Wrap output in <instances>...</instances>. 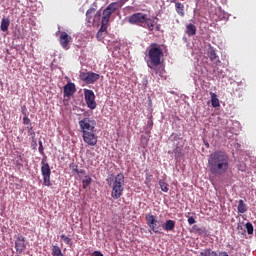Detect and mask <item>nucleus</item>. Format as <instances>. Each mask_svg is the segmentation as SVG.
<instances>
[{"label": "nucleus", "instance_id": "1", "mask_svg": "<svg viewBox=\"0 0 256 256\" xmlns=\"http://www.w3.org/2000/svg\"><path fill=\"white\" fill-rule=\"evenodd\" d=\"M230 159L229 154L224 151L217 150L208 157V169L212 175L221 177L229 171Z\"/></svg>", "mask_w": 256, "mask_h": 256}, {"label": "nucleus", "instance_id": "2", "mask_svg": "<svg viewBox=\"0 0 256 256\" xmlns=\"http://www.w3.org/2000/svg\"><path fill=\"white\" fill-rule=\"evenodd\" d=\"M129 23H131L132 25H142L143 27H146V29L150 30V31H161V25L157 24V22L153 19L147 18V14H143V13H135L132 14L129 19H128Z\"/></svg>", "mask_w": 256, "mask_h": 256}, {"label": "nucleus", "instance_id": "3", "mask_svg": "<svg viewBox=\"0 0 256 256\" xmlns=\"http://www.w3.org/2000/svg\"><path fill=\"white\" fill-rule=\"evenodd\" d=\"M107 185L112 189L111 197L112 199H121L123 197V191H125V175L119 173L114 178H107Z\"/></svg>", "mask_w": 256, "mask_h": 256}, {"label": "nucleus", "instance_id": "4", "mask_svg": "<svg viewBox=\"0 0 256 256\" xmlns=\"http://www.w3.org/2000/svg\"><path fill=\"white\" fill-rule=\"evenodd\" d=\"M148 56L150 62L148 63V67L153 69V67H159L161 63V58L163 57V50L159 46H151L148 52Z\"/></svg>", "mask_w": 256, "mask_h": 256}, {"label": "nucleus", "instance_id": "5", "mask_svg": "<svg viewBox=\"0 0 256 256\" xmlns=\"http://www.w3.org/2000/svg\"><path fill=\"white\" fill-rule=\"evenodd\" d=\"M29 241L25 236L18 234L14 236V249L16 250V255H23V252L27 249Z\"/></svg>", "mask_w": 256, "mask_h": 256}, {"label": "nucleus", "instance_id": "6", "mask_svg": "<svg viewBox=\"0 0 256 256\" xmlns=\"http://www.w3.org/2000/svg\"><path fill=\"white\" fill-rule=\"evenodd\" d=\"M75 173H77L79 180L82 181V188L87 189V187H90L91 183H93V178L89 176L87 171L83 169H77V166L72 165Z\"/></svg>", "mask_w": 256, "mask_h": 256}, {"label": "nucleus", "instance_id": "7", "mask_svg": "<svg viewBox=\"0 0 256 256\" xmlns=\"http://www.w3.org/2000/svg\"><path fill=\"white\" fill-rule=\"evenodd\" d=\"M95 11L96 9L91 7L86 12V21L89 25H99L101 21V11H97L96 14Z\"/></svg>", "mask_w": 256, "mask_h": 256}, {"label": "nucleus", "instance_id": "8", "mask_svg": "<svg viewBox=\"0 0 256 256\" xmlns=\"http://www.w3.org/2000/svg\"><path fill=\"white\" fill-rule=\"evenodd\" d=\"M83 91H84V101L88 109H91L92 111L94 109H97V102L95 101V92L87 88H85Z\"/></svg>", "mask_w": 256, "mask_h": 256}, {"label": "nucleus", "instance_id": "9", "mask_svg": "<svg viewBox=\"0 0 256 256\" xmlns=\"http://www.w3.org/2000/svg\"><path fill=\"white\" fill-rule=\"evenodd\" d=\"M96 125L97 122L91 118H84L79 121V126L83 134L95 131Z\"/></svg>", "mask_w": 256, "mask_h": 256}, {"label": "nucleus", "instance_id": "10", "mask_svg": "<svg viewBox=\"0 0 256 256\" xmlns=\"http://www.w3.org/2000/svg\"><path fill=\"white\" fill-rule=\"evenodd\" d=\"M41 173L43 177V183L45 187H51V168L49 163H45V160H42Z\"/></svg>", "mask_w": 256, "mask_h": 256}, {"label": "nucleus", "instance_id": "11", "mask_svg": "<svg viewBox=\"0 0 256 256\" xmlns=\"http://www.w3.org/2000/svg\"><path fill=\"white\" fill-rule=\"evenodd\" d=\"M101 78V75L95 73V72H81L80 73V79L84 83H87V85H93V83H96V81H99Z\"/></svg>", "mask_w": 256, "mask_h": 256}, {"label": "nucleus", "instance_id": "12", "mask_svg": "<svg viewBox=\"0 0 256 256\" xmlns=\"http://www.w3.org/2000/svg\"><path fill=\"white\" fill-rule=\"evenodd\" d=\"M111 15H113V11L106 7V9L103 10V16L101 20V27L98 30V33H105L107 31V27H109V19H111Z\"/></svg>", "mask_w": 256, "mask_h": 256}, {"label": "nucleus", "instance_id": "13", "mask_svg": "<svg viewBox=\"0 0 256 256\" xmlns=\"http://www.w3.org/2000/svg\"><path fill=\"white\" fill-rule=\"evenodd\" d=\"M146 223L153 233H161V231H159L161 224H159V221L155 218V215L151 213L146 214Z\"/></svg>", "mask_w": 256, "mask_h": 256}, {"label": "nucleus", "instance_id": "14", "mask_svg": "<svg viewBox=\"0 0 256 256\" xmlns=\"http://www.w3.org/2000/svg\"><path fill=\"white\" fill-rule=\"evenodd\" d=\"M83 141L87 143V145H90V147H95V145H97V134H95V130L85 132L83 134Z\"/></svg>", "mask_w": 256, "mask_h": 256}, {"label": "nucleus", "instance_id": "15", "mask_svg": "<svg viewBox=\"0 0 256 256\" xmlns=\"http://www.w3.org/2000/svg\"><path fill=\"white\" fill-rule=\"evenodd\" d=\"M66 81H68V83L65 85V97H73V95H75V92L77 91L75 83L71 82V79L67 77Z\"/></svg>", "mask_w": 256, "mask_h": 256}, {"label": "nucleus", "instance_id": "16", "mask_svg": "<svg viewBox=\"0 0 256 256\" xmlns=\"http://www.w3.org/2000/svg\"><path fill=\"white\" fill-rule=\"evenodd\" d=\"M162 229L164 231H174L175 230V221L174 220H167L163 225Z\"/></svg>", "mask_w": 256, "mask_h": 256}, {"label": "nucleus", "instance_id": "17", "mask_svg": "<svg viewBox=\"0 0 256 256\" xmlns=\"http://www.w3.org/2000/svg\"><path fill=\"white\" fill-rule=\"evenodd\" d=\"M175 9H176V13H177L180 17H185V5H183V3H181V2H176V4H175Z\"/></svg>", "mask_w": 256, "mask_h": 256}, {"label": "nucleus", "instance_id": "18", "mask_svg": "<svg viewBox=\"0 0 256 256\" xmlns=\"http://www.w3.org/2000/svg\"><path fill=\"white\" fill-rule=\"evenodd\" d=\"M211 97V105L214 108L221 107V103L219 102V98H217V94L210 92Z\"/></svg>", "mask_w": 256, "mask_h": 256}, {"label": "nucleus", "instance_id": "19", "mask_svg": "<svg viewBox=\"0 0 256 256\" xmlns=\"http://www.w3.org/2000/svg\"><path fill=\"white\" fill-rule=\"evenodd\" d=\"M238 213H247V204L243 200L238 201V207H237Z\"/></svg>", "mask_w": 256, "mask_h": 256}, {"label": "nucleus", "instance_id": "20", "mask_svg": "<svg viewBox=\"0 0 256 256\" xmlns=\"http://www.w3.org/2000/svg\"><path fill=\"white\" fill-rule=\"evenodd\" d=\"M201 256H219L217 252L211 250L210 248L204 249L200 252Z\"/></svg>", "mask_w": 256, "mask_h": 256}, {"label": "nucleus", "instance_id": "21", "mask_svg": "<svg viewBox=\"0 0 256 256\" xmlns=\"http://www.w3.org/2000/svg\"><path fill=\"white\" fill-rule=\"evenodd\" d=\"M154 73H156V75H159L160 77H163V75H165V68H163L162 66H153V68H151Z\"/></svg>", "mask_w": 256, "mask_h": 256}, {"label": "nucleus", "instance_id": "22", "mask_svg": "<svg viewBox=\"0 0 256 256\" xmlns=\"http://www.w3.org/2000/svg\"><path fill=\"white\" fill-rule=\"evenodd\" d=\"M159 186H160L161 191H163V193L169 192V184H167V182H165V180H160Z\"/></svg>", "mask_w": 256, "mask_h": 256}, {"label": "nucleus", "instance_id": "23", "mask_svg": "<svg viewBox=\"0 0 256 256\" xmlns=\"http://www.w3.org/2000/svg\"><path fill=\"white\" fill-rule=\"evenodd\" d=\"M173 153L175 154V159H181L183 157V149L179 146L173 150Z\"/></svg>", "mask_w": 256, "mask_h": 256}, {"label": "nucleus", "instance_id": "24", "mask_svg": "<svg viewBox=\"0 0 256 256\" xmlns=\"http://www.w3.org/2000/svg\"><path fill=\"white\" fill-rule=\"evenodd\" d=\"M9 25H10L9 19L3 18L1 21V31L3 32L7 31V29H9Z\"/></svg>", "mask_w": 256, "mask_h": 256}, {"label": "nucleus", "instance_id": "25", "mask_svg": "<svg viewBox=\"0 0 256 256\" xmlns=\"http://www.w3.org/2000/svg\"><path fill=\"white\" fill-rule=\"evenodd\" d=\"M108 8H110V11H112V13H115L117 9H121V4L119 2H113L108 5Z\"/></svg>", "mask_w": 256, "mask_h": 256}, {"label": "nucleus", "instance_id": "26", "mask_svg": "<svg viewBox=\"0 0 256 256\" xmlns=\"http://www.w3.org/2000/svg\"><path fill=\"white\" fill-rule=\"evenodd\" d=\"M186 33H197V27L194 24H186Z\"/></svg>", "mask_w": 256, "mask_h": 256}, {"label": "nucleus", "instance_id": "27", "mask_svg": "<svg viewBox=\"0 0 256 256\" xmlns=\"http://www.w3.org/2000/svg\"><path fill=\"white\" fill-rule=\"evenodd\" d=\"M52 256H64L61 248L59 246H53L52 248Z\"/></svg>", "mask_w": 256, "mask_h": 256}, {"label": "nucleus", "instance_id": "28", "mask_svg": "<svg viewBox=\"0 0 256 256\" xmlns=\"http://www.w3.org/2000/svg\"><path fill=\"white\" fill-rule=\"evenodd\" d=\"M208 57H209L210 61H215L217 59V53L215 52V50L213 48H209Z\"/></svg>", "mask_w": 256, "mask_h": 256}, {"label": "nucleus", "instance_id": "29", "mask_svg": "<svg viewBox=\"0 0 256 256\" xmlns=\"http://www.w3.org/2000/svg\"><path fill=\"white\" fill-rule=\"evenodd\" d=\"M246 231L248 235H253V224L251 222L246 223Z\"/></svg>", "mask_w": 256, "mask_h": 256}, {"label": "nucleus", "instance_id": "30", "mask_svg": "<svg viewBox=\"0 0 256 256\" xmlns=\"http://www.w3.org/2000/svg\"><path fill=\"white\" fill-rule=\"evenodd\" d=\"M28 129V135H30L31 139H35V130H33V126L29 125L27 126Z\"/></svg>", "mask_w": 256, "mask_h": 256}, {"label": "nucleus", "instance_id": "31", "mask_svg": "<svg viewBox=\"0 0 256 256\" xmlns=\"http://www.w3.org/2000/svg\"><path fill=\"white\" fill-rule=\"evenodd\" d=\"M23 125H27L29 127V125H31V119L27 116L23 117Z\"/></svg>", "mask_w": 256, "mask_h": 256}, {"label": "nucleus", "instance_id": "32", "mask_svg": "<svg viewBox=\"0 0 256 256\" xmlns=\"http://www.w3.org/2000/svg\"><path fill=\"white\" fill-rule=\"evenodd\" d=\"M38 151H39L40 155H45L44 148H43V142L42 141H39Z\"/></svg>", "mask_w": 256, "mask_h": 256}, {"label": "nucleus", "instance_id": "33", "mask_svg": "<svg viewBox=\"0 0 256 256\" xmlns=\"http://www.w3.org/2000/svg\"><path fill=\"white\" fill-rule=\"evenodd\" d=\"M60 43H61L62 47H65V33H61Z\"/></svg>", "mask_w": 256, "mask_h": 256}, {"label": "nucleus", "instance_id": "34", "mask_svg": "<svg viewBox=\"0 0 256 256\" xmlns=\"http://www.w3.org/2000/svg\"><path fill=\"white\" fill-rule=\"evenodd\" d=\"M170 139H171V141H179V134L173 133V134L170 136Z\"/></svg>", "mask_w": 256, "mask_h": 256}, {"label": "nucleus", "instance_id": "35", "mask_svg": "<svg viewBox=\"0 0 256 256\" xmlns=\"http://www.w3.org/2000/svg\"><path fill=\"white\" fill-rule=\"evenodd\" d=\"M103 37H105V34H103V33H97V34H96V39H97L98 41H102Z\"/></svg>", "mask_w": 256, "mask_h": 256}, {"label": "nucleus", "instance_id": "36", "mask_svg": "<svg viewBox=\"0 0 256 256\" xmlns=\"http://www.w3.org/2000/svg\"><path fill=\"white\" fill-rule=\"evenodd\" d=\"M188 223L189 225H194V223H196L195 218H193V216L188 217Z\"/></svg>", "mask_w": 256, "mask_h": 256}, {"label": "nucleus", "instance_id": "37", "mask_svg": "<svg viewBox=\"0 0 256 256\" xmlns=\"http://www.w3.org/2000/svg\"><path fill=\"white\" fill-rule=\"evenodd\" d=\"M21 112H22V115H25V117H27V107L26 106L21 107Z\"/></svg>", "mask_w": 256, "mask_h": 256}, {"label": "nucleus", "instance_id": "38", "mask_svg": "<svg viewBox=\"0 0 256 256\" xmlns=\"http://www.w3.org/2000/svg\"><path fill=\"white\" fill-rule=\"evenodd\" d=\"M31 139H32L31 146L33 147V149H35L37 147V140H35V137Z\"/></svg>", "mask_w": 256, "mask_h": 256}, {"label": "nucleus", "instance_id": "39", "mask_svg": "<svg viewBox=\"0 0 256 256\" xmlns=\"http://www.w3.org/2000/svg\"><path fill=\"white\" fill-rule=\"evenodd\" d=\"M218 256H229V253H227L226 251H222V252H219Z\"/></svg>", "mask_w": 256, "mask_h": 256}, {"label": "nucleus", "instance_id": "40", "mask_svg": "<svg viewBox=\"0 0 256 256\" xmlns=\"http://www.w3.org/2000/svg\"><path fill=\"white\" fill-rule=\"evenodd\" d=\"M93 256H103V253H101L100 251H95L93 253Z\"/></svg>", "mask_w": 256, "mask_h": 256}, {"label": "nucleus", "instance_id": "41", "mask_svg": "<svg viewBox=\"0 0 256 256\" xmlns=\"http://www.w3.org/2000/svg\"><path fill=\"white\" fill-rule=\"evenodd\" d=\"M68 41H69V34H68V33H66V34H65V43L67 44V43H68Z\"/></svg>", "mask_w": 256, "mask_h": 256}, {"label": "nucleus", "instance_id": "42", "mask_svg": "<svg viewBox=\"0 0 256 256\" xmlns=\"http://www.w3.org/2000/svg\"><path fill=\"white\" fill-rule=\"evenodd\" d=\"M147 125L148 127H153V120L148 121Z\"/></svg>", "mask_w": 256, "mask_h": 256}, {"label": "nucleus", "instance_id": "43", "mask_svg": "<svg viewBox=\"0 0 256 256\" xmlns=\"http://www.w3.org/2000/svg\"><path fill=\"white\" fill-rule=\"evenodd\" d=\"M65 243L67 244L71 243V239H69V237H65Z\"/></svg>", "mask_w": 256, "mask_h": 256}, {"label": "nucleus", "instance_id": "44", "mask_svg": "<svg viewBox=\"0 0 256 256\" xmlns=\"http://www.w3.org/2000/svg\"><path fill=\"white\" fill-rule=\"evenodd\" d=\"M170 3H177V0H170Z\"/></svg>", "mask_w": 256, "mask_h": 256}, {"label": "nucleus", "instance_id": "45", "mask_svg": "<svg viewBox=\"0 0 256 256\" xmlns=\"http://www.w3.org/2000/svg\"><path fill=\"white\" fill-rule=\"evenodd\" d=\"M63 95H65V87L62 88Z\"/></svg>", "mask_w": 256, "mask_h": 256}, {"label": "nucleus", "instance_id": "46", "mask_svg": "<svg viewBox=\"0 0 256 256\" xmlns=\"http://www.w3.org/2000/svg\"><path fill=\"white\" fill-rule=\"evenodd\" d=\"M61 237H62V239H64V238H65V235H62Z\"/></svg>", "mask_w": 256, "mask_h": 256}, {"label": "nucleus", "instance_id": "47", "mask_svg": "<svg viewBox=\"0 0 256 256\" xmlns=\"http://www.w3.org/2000/svg\"><path fill=\"white\" fill-rule=\"evenodd\" d=\"M124 3H126V1H128V0H122Z\"/></svg>", "mask_w": 256, "mask_h": 256}, {"label": "nucleus", "instance_id": "48", "mask_svg": "<svg viewBox=\"0 0 256 256\" xmlns=\"http://www.w3.org/2000/svg\"><path fill=\"white\" fill-rule=\"evenodd\" d=\"M206 147H209V143L206 144Z\"/></svg>", "mask_w": 256, "mask_h": 256}, {"label": "nucleus", "instance_id": "49", "mask_svg": "<svg viewBox=\"0 0 256 256\" xmlns=\"http://www.w3.org/2000/svg\"><path fill=\"white\" fill-rule=\"evenodd\" d=\"M169 154H171L172 152L171 151H168Z\"/></svg>", "mask_w": 256, "mask_h": 256}]
</instances>
